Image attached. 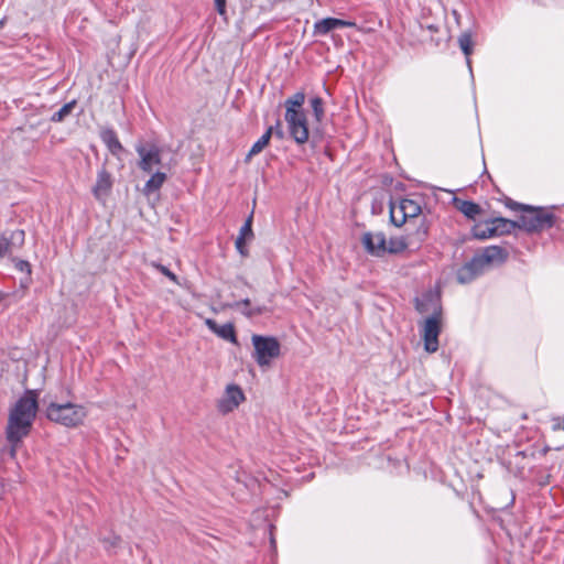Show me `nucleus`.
Segmentation results:
<instances>
[{
  "label": "nucleus",
  "mask_w": 564,
  "mask_h": 564,
  "mask_svg": "<svg viewBox=\"0 0 564 564\" xmlns=\"http://www.w3.org/2000/svg\"><path fill=\"white\" fill-rule=\"evenodd\" d=\"M305 94L297 91L284 101V119L291 138L297 144H304L308 141L310 131L306 113L303 109Z\"/></svg>",
  "instance_id": "obj_2"
},
{
  "label": "nucleus",
  "mask_w": 564,
  "mask_h": 564,
  "mask_svg": "<svg viewBox=\"0 0 564 564\" xmlns=\"http://www.w3.org/2000/svg\"><path fill=\"white\" fill-rule=\"evenodd\" d=\"M454 202L455 207L469 219H475L481 213V207L471 200L456 198Z\"/></svg>",
  "instance_id": "obj_20"
},
{
  "label": "nucleus",
  "mask_w": 564,
  "mask_h": 564,
  "mask_svg": "<svg viewBox=\"0 0 564 564\" xmlns=\"http://www.w3.org/2000/svg\"><path fill=\"white\" fill-rule=\"evenodd\" d=\"M311 107L313 116L317 122H321L324 118V102L321 97H314L311 99Z\"/></svg>",
  "instance_id": "obj_27"
},
{
  "label": "nucleus",
  "mask_w": 564,
  "mask_h": 564,
  "mask_svg": "<svg viewBox=\"0 0 564 564\" xmlns=\"http://www.w3.org/2000/svg\"><path fill=\"white\" fill-rule=\"evenodd\" d=\"M13 261H15V268L19 271L25 272L28 275H31L32 270L29 261L18 259H13Z\"/></svg>",
  "instance_id": "obj_32"
},
{
  "label": "nucleus",
  "mask_w": 564,
  "mask_h": 564,
  "mask_svg": "<svg viewBox=\"0 0 564 564\" xmlns=\"http://www.w3.org/2000/svg\"><path fill=\"white\" fill-rule=\"evenodd\" d=\"M25 242V232L22 229L4 231L0 236V258L12 257L22 249Z\"/></svg>",
  "instance_id": "obj_8"
},
{
  "label": "nucleus",
  "mask_w": 564,
  "mask_h": 564,
  "mask_svg": "<svg viewBox=\"0 0 564 564\" xmlns=\"http://www.w3.org/2000/svg\"><path fill=\"white\" fill-rule=\"evenodd\" d=\"M473 236L476 239L485 240V239L495 237L497 235H496L494 226L487 223L486 227L475 226L473 228Z\"/></svg>",
  "instance_id": "obj_26"
},
{
  "label": "nucleus",
  "mask_w": 564,
  "mask_h": 564,
  "mask_svg": "<svg viewBox=\"0 0 564 564\" xmlns=\"http://www.w3.org/2000/svg\"><path fill=\"white\" fill-rule=\"evenodd\" d=\"M486 270L478 256H474L470 261L462 265L456 273V279L460 284H467L474 281Z\"/></svg>",
  "instance_id": "obj_12"
},
{
  "label": "nucleus",
  "mask_w": 564,
  "mask_h": 564,
  "mask_svg": "<svg viewBox=\"0 0 564 564\" xmlns=\"http://www.w3.org/2000/svg\"><path fill=\"white\" fill-rule=\"evenodd\" d=\"M87 415L86 409L76 403L52 402L46 408V417L66 427H76L83 423Z\"/></svg>",
  "instance_id": "obj_4"
},
{
  "label": "nucleus",
  "mask_w": 564,
  "mask_h": 564,
  "mask_svg": "<svg viewBox=\"0 0 564 564\" xmlns=\"http://www.w3.org/2000/svg\"><path fill=\"white\" fill-rule=\"evenodd\" d=\"M245 400V394L241 388L237 384H229L226 388L224 398L218 401V411L223 414H227L234 411Z\"/></svg>",
  "instance_id": "obj_11"
},
{
  "label": "nucleus",
  "mask_w": 564,
  "mask_h": 564,
  "mask_svg": "<svg viewBox=\"0 0 564 564\" xmlns=\"http://www.w3.org/2000/svg\"><path fill=\"white\" fill-rule=\"evenodd\" d=\"M415 308H416V311H417V312H420V313H425V312H427L426 304H425V303H423V302H421V301H419L417 299H416V303H415Z\"/></svg>",
  "instance_id": "obj_36"
},
{
  "label": "nucleus",
  "mask_w": 564,
  "mask_h": 564,
  "mask_svg": "<svg viewBox=\"0 0 564 564\" xmlns=\"http://www.w3.org/2000/svg\"><path fill=\"white\" fill-rule=\"evenodd\" d=\"M102 543H104L105 549L108 552H111V551H115L117 547H119V545L121 543V538L113 534V535L102 539Z\"/></svg>",
  "instance_id": "obj_29"
},
{
  "label": "nucleus",
  "mask_w": 564,
  "mask_h": 564,
  "mask_svg": "<svg viewBox=\"0 0 564 564\" xmlns=\"http://www.w3.org/2000/svg\"><path fill=\"white\" fill-rule=\"evenodd\" d=\"M166 178L167 176L165 173L160 171L155 172L144 184L143 194L149 196L150 194L159 191L163 186Z\"/></svg>",
  "instance_id": "obj_22"
},
{
  "label": "nucleus",
  "mask_w": 564,
  "mask_h": 564,
  "mask_svg": "<svg viewBox=\"0 0 564 564\" xmlns=\"http://www.w3.org/2000/svg\"><path fill=\"white\" fill-rule=\"evenodd\" d=\"M135 151L140 158L138 166L145 173H151L155 165L161 164V150L155 144L150 147L137 145Z\"/></svg>",
  "instance_id": "obj_10"
},
{
  "label": "nucleus",
  "mask_w": 564,
  "mask_h": 564,
  "mask_svg": "<svg viewBox=\"0 0 564 564\" xmlns=\"http://www.w3.org/2000/svg\"><path fill=\"white\" fill-rule=\"evenodd\" d=\"M234 307L238 308V310H248V308H252L251 307V302L249 299H243L239 302H236L234 305Z\"/></svg>",
  "instance_id": "obj_34"
},
{
  "label": "nucleus",
  "mask_w": 564,
  "mask_h": 564,
  "mask_svg": "<svg viewBox=\"0 0 564 564\" xmlns=\"http://www.w3.org/2000/svg\"><path fill=\"white\" fill-rule=\"evenodd\" d=\"M153 265L159 272L169 278L170 281L175 284H180L177 276L167 267L160 263H154Z\"/></svg>",
  "instance_id": "obj_30"
},
{
  "label": "nucleus",
  "mask_w": 564,
  "mask_h": 564,
  "mask_svg": "<svg viewBox=\"0 0 564 564\" xmlns=\"http://www.w3.org/2000/svg\"><path fill=\"white\" fill-rule=\"evenodd\" d=\"M458 45H459L460 50L463 51V53L467 57L468 66H470L469 56L473 52V46L475 45L473 37H458Z\"/></svg>",
  "instance_id": "obj_28"
},
{
  "label": "nucleus",
  "mask_w": 564,
  "mask_h": 564,
  "mask_svg": "<svg viewBox=\"0 0 564 564\" xmlns=\"http://www.w3.org/2000/svg\"><path fill=\"white\" fill-rule=\"evenodd\" d=\"M112 176L111 174L102 167L97 173L96 184L93 187V194L97 200H105V198L110 194L112 188Z\"/></svg>",
  "instance_id": "obj_13"
},
{
  "label": "nucleus",
  "mask_w": 564,
  "mask_h": 564,
  "mask_svg": "<svg viewBox=\"0 0 564 564\" xmlns=\"http://www.w3.org/2000/svg\"><path fill=\"white\" fill-rule=\"evenodd\" d=\"M252 220L253 214L251 213L249 217L246 219L245 224L241 226L239 235L235 242L237 251L242 257H247L249 254L248 249L246 248V242L253 239Z\"/></svg>",
  "instance_id": "obj_16"
},
{
  "label": "nucleus",
  "mask_w": 564,
  "mask_h": 564,
  "mask_svg": "<svg viewBox=\"0 0 564 564\" xmlns=\"http://www.w3.org/2000/svg\"><path fill=\"white\" fill-rule=\"evenodd\" d=\"M409 243L403 237H391L386 241L387 254H398L408 248Z\"/></svg>",
  "instance_id": "obj_24"
},
{
  "label": "nucleus",
  "mask_w": 564,
  "mask_h": 564,
  "mask_svg": "<svg viewBox=\"0 0 564 564\" xmlns=\"http://www.w3.org/2000/svg\"><path fill=\"white\" fill-rule=\"evenodd\" d=\"M216 10L219 14L224 15L226 12V0H214Z\"/></svg>",
  "instance_id": "obj_35"
},
{
  "label": "nucleus",
  "mask_w": 564,
  "mask_h": 564,
  "mask_svg": "<svg viewBox=\"0 0 564 564\" xmlns=\"http://www.w3.org/2000/svg\"><path fill=\"white\" fill-rule=\"evenodd\" d=\"M268 129H272V134H274L276 138H279V139L284 138V132H283L282 123L280 120H276L275 126H271Z\"/></svg>",
  "instance_id": "obj_33"
},
{
  "label": "nucleus",
  "mask_w": 564,
  "mask_h": 564,
  "mask_svg": "<svg viewBox=\"0 0 564 564\" xmlns=\"http://www.w3.org/2000/svg\"><path fill=\"white\" fill-rule=\"evenodd\" d=\"M485 268L496 263L502 264L508 259V251L499 246H489L484 249L480 254H477Z\"/></svg>",
  "instance_id": "obj_15"
},
{
  "label": "nucleus",
  "mask_w": 564,
  "mask_h": 564,
  "mask_svg": "<svg viewBox=\"0 0 564 564\" xmlns=\"http://www.w3.org/2000/svg\"><path fill=\"white\" fill-rule=\"evenodd\" d=\"M386 235L382 231H367L361 237V245L365 251L372 256L382 258L387 254Z\"/></svg>",
  "instance_id": "obj_9"
},
{
  "label": "nucleus",
  "mask_w": 564,
  "mask_h": 564,
  "mask_svg": "<svg viewBox=\"0 0 564 564\" xmlns=\"http://www.w3.org/2000/svg\"><path fill=\"white\" fill-rule=\"evenodd\" d=\"M389 207L390 221L397 227H401L406 221L412 224V221L416 220L422 214L421 204L415 199L400 198L391 200Z\"/></svg>",
  "instance_id": "obj_5"
},
{
  "label": "nucleus",
  "mask_w": 564,
  "mask_h": 564,
  "mask_svg": "<svg viewBox=\"0 0 564 564\" xmlns=\"http://www.w3.org/2000/svg\"><path fill=\"white\" fill-rule=\"evenodd\" d=\"M271 137H272V129H267V131L261 135V138L253 143V145L249 150L245 161L250 162L252 156L259 154L269 144Z\"/></svg>",
  "instance_id": "obj_23"
},
{
  "label": "nucleus",
  "mask_w": 564,
  "mask_h": 564,
  "mask_svg": "<svg viewBox=\"0 0 564 564\" xmlns=\"http://www.w3.org/2000/svg\"><path fill=\"white\" fill-rule=\"evenodd\" d=\"M100 139L112 155L119 156L120 153L123 152V147L113 129H102L100 131Z\"/></svg>",
  "instance_id": "obj_18"
},
{
  "label": "nucleus",
  "mask_w": 564,
  "mask_h": 564,
  "mask_svg": "<svg viewBox=\"0 0 564 564\" xmlns=\"http://www.w3.org/2000/svg\"><path fill=\"white\" fill-rule=\"evenodd\" d=\"M37 398L36 390H26L9 412L6 436L11 445V457L15 456L18 445L31 432L39 408Z\"/></svg>",
  "instance_id": "obj_1"
},
{
  "label": "nucleus",
  "mask_w": 564,
  "mask_h": 564,
  "mask_svg": "<svg viewBox=\"0 0 564 564\" xmlns=\"http://www.w3.org/2000/svg\"><path fill=\"white\" fill-rule=\"evenodd\" d=\"M508 206L514 210H522L519 217V229L529 234L541 232L552 228L555 224V215L544 208H535L516 202Z\"/></svg>",
  "instance_id": "obj_3"
},
{
  "label": "nucleus",
  "mask_w": 564,
  "mask_h": 564,
  "mask_svg": "<svg viewBox=\"0 0 564 564\" xmlns=\"http://www.w3.org/2000/svg\"><path fill=\"white\" fill-rule=\"evenodd\" d=\"M415 225V230L409 235L410 238H414L417 243H422L426 240L430 230V224L425 217H419L412 221Z\"/></svg>",
  "instance_id": "obj_21"
},
{
  "label": "nucleus",
  "mask_w": 564,
  "mask_h": 564,
  "mask_svg": "<svg viewBox=\"0 0 564 564\" xmlns=\"http://www.w3.org/2000/svg\"><path fill=\"white\" fill-rule=\"evenodd\" d=\"M3 295H2V292H0V301L2 300Z\"/></svg>",
  "instance_id": "obj_38"
},
{
  "label": "nucleus",
  "mask_w": 564,
  "mask_h": 564,
  "mask_svg": "<svg viewBox=\"0 0 564 564\" xmlns=\"http://www.w3.org/2000/svg\"><path fill=\"white\" fill-rule=\"evenodd\" d=\"M205 324L213 333H215L220 338L234 344L237 343L236 330L231 323H227L219 326L214 319L207 318L205 321Z\"/></svg>",
  "instance_id": "obj_17"
},
{
  "label": "nucleus",
  "mask_w": 564,
  "mask_h": 564,
  "mask_svg": "<svg viewBox=\"0 0 564 564\" xmlns=\"http://www.w3.org/2000/svg\"><path fill=\"white\" fill-rule=\"evenodd\" d=\"M558 426H560V429H562L564 431V417H563L562 423Z\"/></svg>",
  "instance_id": "obj_37"
},
{
  "label": "nucleus",
  "mask_w": 564,
  "mask_h": 564,
  "mask_svg": "<svg viewBox=\"0 0 564 564\" xmlns=\"http://www.w3.org/2000/svg\"><path fill=\"white\" fill-rule=\"evenodd\" d=\"M492 225L497 236L508 235L519 228V219L510 220L507 218L498 217L488 221Z\"/></svg>",
  "instance_id": "obj_19"
},
{
  "label": "nucleus",
  "mask_w": 564,
  "mask_h": 564,
  "mask_svg": "<svg viewBox=\"0 0 564 564\" xmlns=\"http://www.w3.org/2000/svg\"><path fill=\"white\" fill-rule=\"evenodd\" d=\"M267 312H268V307L264 305L263 306H254V307L248 308V310H241V313L245 316H247L248 318H252L254 316L261 315Z\"/></svg>",
  "instance_id": "obj_31"
},
{
  "label": "nucleus",
  "mask_w": 564,
  "mask_h": 564,
  "mask_svg": "<svg viewBox=\"0 0 564 564\" xmlns=\"http://www.w3.org/2000/svg\"><path fill=\"white\" fill-rule=\"evenodd\" d=\"M348 26L352 29V32H364L360 28L356 25L355 22L346 21L336 18H326L315 23V31L322 34L328 33L330 31Z\"/></svg>",
  "instance_id": "obj_14"
},
{
  "label": "nucleus",
  "mask_w": 564,
  "mask_h": 564,
  "mask_svg": "<svg viewBox=\"0 0 564 564\" xmlns=\"http://www.w3.org/2000/svg\"><path fill=\"white\" fill-rule=\"evenodd\" d=\"M253 358L260 367H268L271 361L280 356L281 345L275 337L253 335Z\"/></svg>",
  "instance_id": "obj_6"
},
{
  "label": "nucleus",
  "mask_w": 564,
  "mask_h": 564,
  "mask_svg": "<svg viewBox=\"0 0 564 564\" xmlns=\"http://www.w3.org/2000/svg\"><path fill=\"white\" fill-rule=\"evenodd\" d=\"M76 106V100H72L65 104L58 111L54 112L51 117V121L53 122H62L67 118Z\"/></svg>",
  "instance_id": "obj_25"
},
{
  "label": "nucleus",
  "mask_w": 564,
  "mask_h": 564,
  "mask_svg": "<svg viewBox=\"0 0 564 564\" xmlns=\"http://www.w3.org/2000/svg\"><path fill=\"white\" fill-rule=\"evenodd\" d=\"M442 306L435 302L432 316L425 319L422 337L424 349L427 352H435L438 349V335L441 333Z\"/></svg>",
  "instance_id": "obj_7"
}]
</instances>
